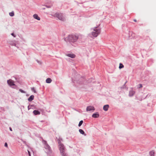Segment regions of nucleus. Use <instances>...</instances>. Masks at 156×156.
Instances as JSON below:
<instances>
[{
	"label": "nucleus",
	"mask_w": 156,
	"mask_h": 156,
	"mask_svg": "<svg viewBox=\"0 0 156 156\" xmlns=\"http://www.w3.org/2000/svg\"><path fill=\"white\" fill-rule=\"evenodd\" d=\"M66 55L67 56L70 57L72 58H75L76 56L74 54H67Z\"/></svg>",
	"instance_id": "nucleus-9"
},
{
	"label": "nucleus",
	"mask_w": 156,
	"mask_h": 156,
	"mask_svg": "<svg viewBox=\"0 0 156 156\" xmlns=\"http://www.w3.org/2000/svg\"><path fill=\"white\" fill-rule=\"evenodd\" d=\"M138 87L139 88H140L142 87V86L141 84H139L138 85Z\"/></svg>",
	"instance_id": "nucleus-22"
},
{
	"label": "nucleus",
	"mask_w": 156,
	"mask_h": 156,
	"mask_svg": "<svg viewBox=\"0 0 156 156\" xmlns=\"http://www.w3.org/2000/svg\"><path fill=\"white\" fill-rule=\"evenodd\" d=\"M133 21H134L135 22H136L137 21H136V19H134L133 20Z\"/></svg>",
	"instance_id": "nucleus-27"
},
{
	"label": "nucleus",
	"mask_w": 156,
	"mask_h": 156,
	"mask_svg": "<svg viewBox=\"0 0 156 156\" xmlns=\"http://www.w3.org/2000/svg\"><path fill=\"white\" fill-rule=\"evenodd\" d=\"M33 17L34 19H36L38 20H40V18L38 16L37 14H35L34 15Z\"/></svg>",
	"instance_id": "nucleus-10"
},
{
	"label": "nucleus",
	"mask_w": 156,
	"mask_h": 156,
	"mask_svg": "<svg viewBox=\"0 0 156 156\" xmlns=\"http://www.w3.org/2000/svg\"><path fill=\"white\" fill-rule=\"evenodd\" d=\"M83 120L80 121V122L79 123V124H78L79 126H80L82 125V124H83Z\"/></svg>",
	"instance_id": "nucleus-19"
},
{
	"label": "nucleus",
	"mask_w": 156,
	"mask_h": 156,
	"mask_svg": "<svg viewBox=\"0 0 156 156\" xmlns=\"http://www.w3.org/2000/svg\"><path fill=\"white\" fill-rule=\"evenodd\" d=\"M28 154H29V156H31V154H30V152L28 150Z\"/></svg>",
	"instance_id": "nucleus-25"
},
{
	"label": "nucleus",
	"mask_w": 156,
	"mask_h": 156,
	"mask_svg": "<svg viewBox=\"0 0 156 156\" xmlns=\"http://www.w3.org/2000/svg\"><path fill=\"white\" fill-rule=\"evenodd\" d=\"M5 147H8V144L7 143H5Z\"/></svg>",
	"instance_id": "nucleus-24"
},
{
	"label": "nucleus",
	"mask_w": 156,
	"mask_h": 156,
	"mask_svg": "<svg viewBox=\"0 0 156 156\" xmlns=\"http://www.w3.org/2000/svg\"><path fill=\"white\" fill-rule=\"evenodd\" d=\"M109 107V106L108 105H105L103 106V110L105 111H107Z\"/></svg>",
	"instance_id": "nucleus-8"
},
{
	"label": "nucleus",
	"mask_w": 156,
	"mask_h": 156,
	"mask_svg": "<svg viewBox=\"0 0 156 156\" xmlns=\"http://www.w3.org/2000/svg\"><path fill=\"white\" fill-rule=\"evenodd\" d=\"M43 143L44 144V147L45 149V151L48 153H50L51 152V149L47 143L46 141L43 140Z\"/></svg>",
	"instance_id": "nucleus-4"
},
{
	"label": "nucleus",
	"mask_w": 156,
	"mask_h": 156,
	"mask_svg": "<svg viewBox=\"0 0 156 156\" xmlns=\"http://www.w3.org/2000/svg\"><path fill=\"white\" fill-rule=\"evenodd\" d=\"M58 139L57 141L58 144V147L62 156H65L67 155L66 153V148L64 145L61 142L62 139Z\"/></svg>",
	"instance_id": "nucleus-1"
},
{
	"label": "nucleus",
	"mask_w": 156,
	"mask_h": 156,
	"mask_svg": "<svg viewBox=\"0 0 156 156\" xmlns=\"http://www.w3.org/2000/svg\"><path fill=\"white\" fill-rule=\"evenodd\" d=\"M32 90L34 91V93H36V91L34 88L33 87L32 88Z\"/></svg>",
	"instance_id": "nucleus-23"
},
{
	"label": "nucleus",
	"mask_w": 156,
	"mask_h": 156,
	"mask_svg": "<svg viewBox=\"0 0 156 156\" xmlns=\"http://www.w3.org/2000/svg\"><path fill=\"white\" fill-rule=\"evenodd\" d=\"M19 90L21 93H25V92L24 90H22L21 89H20Z\"/></svg>",
	"instance_id": "nucleus-21"
},
{
	"label": "nucleus",
	"mask_w": 156,
	"mask_h": 156,
	"mask_svg": "<svg viewBox=\"0 0 156 156\" xmlns=\"http://www.w3.org/2000/svg\"><path fill=\"white\" fill-rule=\"evenodd\" d=\"M9 129H10V131H12V128H10H10H9Z\"/></svg>",
	"instance_id": "nucleus-28"
},
{
	"label": "nucleus",
	"mask_w": 156,
	"mask_h": 156,
	"mask_svg": "<svg viewBox=\"0 0 156 156\" xmlns=\"http://www.w3.org/2000/svg\"><path fill=\"white\" fill-rule=\"evenodd\" d=\"M79 132L81 134L84 135V136L86 135V134L85 133L84 131L82 129H79Z\"/></svg>",
	"instance_id": "nucleus-15"
},
{
	"label": "nucleus",
	"mask_w": 156,
	"mask_h": 156,
	"mask_svg": "<svg viewBox=\"0 0 156 156\" xmlns=\"http://www.w3.org/2000/svg\"><path fill=\"white\" fill-rule=\"evenodd\" d=\"M94 110L95 108H94V107L92 106H88L86 110L87 111H90L91 110Z\"/></svg>",
	"instance_id": "nucleus-7"
},
{
	"label": "nucleus",
	"mask_w": 156,
	"mask_h": 156,
	"mask_svg": "<svg viewBox=\"0 0 156 156\" xmlns=\"http://www.w3.org/2000/svg\"><path fill=\"white\" fill-rule=\"evenodd\" d=\"M7 83L10 86L15 85V84H14V81L12 80H8Z\"/></svg>",
	"instance_id": "nucleus-6"
},
{
	"label": "nucleus",
	"mask_w": 156,
	"mask_h": 156,
	"mask_svg": "<svg viewBox=\"0 0 156 156\" xmlns=\"http://www.w3.org/2000/svg\"><path fill=\"white\" fill-rule=\"evenodd\" d=\"M33 113L35 115H39L40 114V113L39 111L36 110H34V111Z\"/></svg>",
	"instance_id": "nucleus-13"
},
{
	"label": "nucleus",
	"mask_w": 156,
	"mask_h": 156,
	"mask_svg": "<svg viewBox=\"0 0 156 156\" xmlns=\"http://www.w3.org/2000/svg\"><path fill=\"white\" fill-rule=\"evenodd\" d=\"M9 14L10 16H13L14 15V13L13 12H10L9 13Z\"/></svg>",
	"instance_id": "nucleus-20"
},
{
	"label": "nucleus",
	"mask_w": 156,
	"mask_h": 156,
	"mask_svg": "<svg viewBox=\"0 0 156 156\" xmlns=\"http://www.w3.org/2000/svg\"><path fill=\"white\" fill-rule=\"evenodd\" d=\"M100 29L95 27L92 29L91 34L93 37H96L100 34Z\"/></svg>",
	"instance_id": "nucleus-3"
},
{
	"label": "nucleus",
	"mask_w": 156,
	"mask_h": 156,
	"mask_svg": "<svg viewBox=\"0 0 156 156\" xmlns=\"http://www.w3.org/2000/svg\"><path fill=\"white\" fill-rule=\"evenodd\" d=\"M150 156H154V151H151L150 152Z\"/></svg>",
	"instance_id": "nucleus-16"
},
{
	"label": "nucleus",
	"mask_w": 156,
	"mask_h": 156,
	"mask_svg": "<svg viewBox=\"0 0 156 156\" xmlns=\"http://www.w3.org/2000/svg\"><path fill=\"white\" fill-rule=\"evenodd\" d=\"M78 38V36L74 35H69L67 37L68 40L70 42H74L76 41Z\"/></svg>",
	"instance_id": "nucleus-2"
},
{
	"label": "nucleus",
	"mask_w": 156,
	"mask_h": 156,
	"mask_svg": "<svg viewBox=\"0 0 156 156\" xmlns=\"http://www.w3.org/2000/svg\"><path fill=\"white\" fill-rule=\"evenodd\" d=\"M52 81V80L50 78H48L46 80V82L47 83H50Z\"/></svg>",
	"instance_id": "nucleus-14"
},
{
	"label": "nucleus",
	"mask_w": 156,
	"mask_h": 156,
	"mask_svg": "<svg viewBox=\"0 0 156 156\" xmlns=\"http://www.w3.org/2000/svg\"><path fill=\"white\" fill-rule=\"evenodd\" d=\"M34 96L33 95H32L30 96V97L28 99V100L29 101H32L34 99Z\"/></svg>",
	"instance_id": "nucleus-12"
},
{
	"label": "nucleus",
	"mask_w": 156,
	"mask_h": 156,
	"mask_svg": "<svg viewBox=\"0 0 156 156\" xmlns=\"http://www.w3.org/2000/svg\"><path fill=\"white\" fill-rule=\"evenodd\" d=\"M99 115L98 113H95L92 115V117L94 118H97L98 117Z\"/></svg>",
	"instance_id": "nucleus-11"
},
{
	"label": "nucleus",
	"mask_w": 156,
	"mask_h": 156,
	"mask_svg": "<svg viewBox=\"0 0 156 156\" xmlns=\"http://www.w3.org/2000/svg\"><path fill=\"white\" fill-rule=\"evenodd\" d=\"M54 16L57 18L59 20L64 21L65 20V17L63 16L62 14L61 13H56L54 15Z\"/></svg>",
	"instance_id": "nucleus-5"
},
{
	"label": "nucleus",
	"mask_w": 156,
	"mask_h": 156,
	"mask_svg": "<svg viewBox=\"0 0 156 156\" xmlns=\"http://www.w3.org/2000/svg\"><path fill=\"white\" fill-rule=\"evenodd\" d=\"M123 67L124 66L122 64L120 63L119 64V69H121V68H123Z\"/></svg>",
	"instance_id": "nucleus-18"
},
{
	"label": "nucleus",
	"mask_w": 156,
	"mask_h": 156,
	"mask_svg": "<svg viewBox=\"0 0 156 156\" xmlns=\"http://www.w3.org/2000/svg\"><path fill=\"white\" fill-rule=\"evenodd\" d=\"M11 35L13 36L14 37H15V35L14 34L12 33V34H11Z\"/></svg>",
	"instance_id": "nucleus-26"
},
{
	"label": "nucleus",
	"mask_w": 156,
	"mask_h": 156,
	"mask_svg": "<svg viewBox=\"0 0 156 156\" xmlns=\"http://www.w3.org/2000/svg\"><path fill=\"white\" fill-rule=\"evenodd\" d=\"M134 94V92L132 90L129 92V95L130 96H132Z\"/></svg>",
	"instance_id": "nucleus-17"
}]
</instances>
